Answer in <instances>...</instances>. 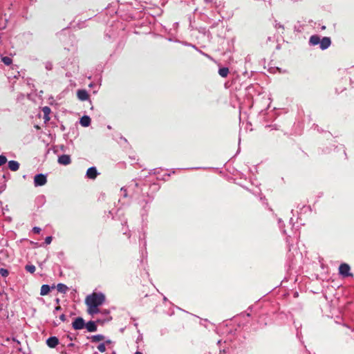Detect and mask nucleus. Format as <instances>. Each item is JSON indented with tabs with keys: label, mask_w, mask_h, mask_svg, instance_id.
Masks as SVG:
<instances>
[{
	"label": "nucleus",
	"mask_w": 354,
	"mask_h": 354,
	"mask_svg": "<svg viewBox=\"0 0 354 354\" xmlns=\"http://www.w3.org/2000/svg\"><path fill=\"white\" fill-rule=\"evenodd\" d=\"M97 175V172L95 167H90L86 171V176L89 178L94 179L96 178Z\"/></svg>",
	"instance_id": "obj_6"
},
{
	"label": "nucleus",
	"mask_w": 354,
	"mask_h": 354,
	"mask_svg": "<svg viewBox=\"0 0 354 354\" xmlns=\"http://www.w3.org/2000/svg\"><path fill=\"white\" fill-rule=\"evenodd\" d=\"M52 237L51 236H47L46 239H45V243L48 245L51 243L52 241Z\"/></svg>",
	"instance_id": "obj_20"
},
{
	"label": "nucleus",
	"mask_w": 354,
	"mask_h": 354,
	"mask_svg": "<svg viewBox=\"0 0 354 354\" xmlns=\"http://www.w3.org/2000/svg\"><path fill=\"white\" fill-rule=\"evenodd\" d=\"M61 309L60 306H57L54 310V314L56 315L57 312Z\"/></svg>",
	"instance_id": "obj_23"
},
{
	"label": "nucleus",
	"mask_w": 354,
	"mask_h": 354,
	"mask_svg": "<svg viewBox=\"0 0 354 354\" xmlns=\"http://www.w3.org/2000/svg\"><path fill=\"white\" fill-rule=\"evenodd\" d=\"M59 319H61V321L64 322V321H65V319H66V316H65V315H64V314H62V315H60V317H59Z\"/></svg>",
	"instance_id": "obj_22"
},
{
	"label": "nucleus",
	"mask_w": 354,
	"mask_h": 354,
	"mask_svg": "<svg viewBox=\"0 0 354 354\" xmlns=\"http://www.w3.org/2000/svg\"><path fill=\"white\" fill-rule=\"evenodd\" d=\"M46 182V176L44 174H37L34 178V185L35 187L44 185Z\"/></svg>",
	"instance_id": "obj_2"
},
{
	"label": "nucleus",
	"mask_w": 354,
	"mask_h": 354,
	"mask_svg": "<svg viewBox=\"0 0 354 354\" xmlns=\"http://www.w3.org/2000/svg\"><path fill=\"white\" fill-rule=\"evenodd\" d=\"M46 68L50 69V66H46Z\"/></svg>",
	"instance_id": "obj_26"
},
{
	"label": "nucleus",
	"mask_w": 354,
	"mask_h": 354,
	"mask_svg": "<svg viewBox=\"0 0 354 354\" xmlns=\"http://www.w3.org/2000/svg\"><path fill=\"white\" fill-rule=\"evenodd\" d=\"M6 162V158L4 156H0V166L4 165Z\"/></svg>",
	"instance_id": "obj_19"
},
{
	"label": "nucleus",
	"mask_w": 354,
	"mask_h": 354,
	"mask_svg": "<svg viewBox=\"0 0 354 354\" xmlns=\"http://www.w3.org/2000/svg\"><path fill=\"white\" fill-rule=\"evenodd\" d=\"M105 301V296L101 292H93L86 296L85 304L87 306V313L93 316L100 313L108 314L109 311L104 310L101 311L99 307Z\"/></svg>",
	"instance_id": "obj_1"
},
{
	"label": "nucleus",
	"mask_w": 354,
	"mask_h": 354,
	"mask_svg": "<svg viewBox=\"0 0 354 354\" xmlns=\"http://www.w3.org/2000/svg\"><path fill=\"white\" fill-rule=\"evenodd\" d=\"M86 329L88 330V331L89 332H94L97 330V326L95 325V324L93 322H89L86 324Z\"/></svg>",
	"instance_id": "obj_10"
},
{
	"label": "nucleus",
	"mask_w": 354,
	"mask_h": 354,
	"mask_svg": "<svg viewBox=\"0 0 354 354\" xmlns=\"http://www.w3.org/2000/svg\"><path fill=\"white\" fill-rule=\"evenodd\" d=\"M9 169L12 171H17L19 168V164L15 160H10L8 162Z\"/></svg>",
	"instance_id": "obj_8"
},
{
	"label": "nucleus",
	"mask_w": 354,
	"mask_h": 354,
	"mask_svg": "<svg viewBox=\"0 0 354 354\" xmlns=\"http://www.w3.org/2000/svg\"><path fill=\"white\" fill-rule=\"evenodd\" d=\"M58 162L64 165H69L71 163V158L68 155H62L58 158Z\"/></svg>",
	"instance_id": "obj_4"
},
{
	"label": "nucleus",
	"mask_w": 354,
	"mask_h": 354,
	"mask_svg": "<svg viewBox=\"0 0 354 354\" xmlns=\"http://www.w3.org/2000/svg\"><path fill=\"white\" fill-rule=\"evenodd\" d=\"M1 61L7 66L12 64V59L9 57H2Z\"/></svg>",
	"instance_id": "obj_15"
},
{
	"label": "nucleus",
	"mask_w": 354,
	"mask_h": 354,
	"mask_svg": "<svg viewBox=\"0 0 354 354\" xmlns=\"http://www.w3.org/2000/svg\"><path fill=\"white\" fill-rule=\"evenodd\" d=\"M32 231L36 234H39L41 231V229L38 227H33Z\"/></svg>",
	"instance_id": "obj_21"
},
{
	"label": "nucleus",
	"mask_w": 354,
	"mask_h": 354,
	"mask_svg": "<svg viewBox=\"0 0 354 354\" xmlns=\"http://www.w3.org/2000/svg\"><path fill=\"white\" fill-rule=\"evenodd\" d=\"M0 274L2 277H7L8 275V271L4 268H0Z\"/></svg>",
	"instance_id": "obj_18"
},
{
	"label": "nucleus",
	"mask_w": 354,
	"mask_h": 354,
	"mask_svg": "<svg viewBox=\"0 0 354 354\" xmlns=\"http://www.w3.org/2000/svg\"><path fill=\"white\" fill-rule=\"evenodd\" d=\"M46 68L50 69V66H46Z\"/></svg>",
	"instance_id": "obj_25"
},
{
	"label": "nucleus",
	"mask_w": 354,
	"mask_h": 354,
	"mask_svg": "<svg viewBox=\"0 0 354 354\" xmlns=\"http://www.w3.org/2000/svg\"><path fill=\"white\" fill-rule=\"evenodd\" d=\"M57 289L59 292L65 293L68 290V287L63 283H59L57 286Z\"/></svg>",
	"instance_id": "obj_11"
},
{
	"label": "nucleus",
	"mask_w": 354,
	"mask_h": 354,
	"mask_svg": "<svg viewBox=\"0 0 354 354\" xmlns=\"http://www.w3.org/2000/svg\"><path fill=\"white\" fill-rule=\"evenodd\" d=\"M90 123L91 118L87 115H84L80 119V124L83 127H88L89 126Z\"/></svg>",
	"instance_id": "obj_9"
},
{
	"label": "nucleus",
	"mask_w": 354,
	"mask_h": 354,
	"mask_svg": "<svg viewBox=\"0 0 354 354\" xmlns=\"http://www.w3.org/2000/svg\"><path fill=\"white\" fill-rule=\"evenodd\" d=\"M104 339V337L102 335H96L91 337V341L93 342H100Z\"/></svg>",
	"instance_id": "obj_13"
},
{
	"label": "nucleus",
	"mask_w": 354,
	"mask_h": 354,
	"mask_svg": "<svg viewBox=\"0 0 354 354\" xmlns=\"http://www.w3.org/2000/svg\"><path fill=\"white\" fill-rule=\"evenodd\" d=\"M26 270L30 273H33L35 271V266L33 265H27L26 266Z\"/></svg>",
	"instance_id": "obj_16"
},
{
	"label": "nucleus",
	"mask_w": 354,
	"mask_h": 354,
	"mask_svg": "<svg viewBox=\"0 0 354 354\" xmlns=\"http://www.w3.org/2000/svg\"><path fill=\"white\" fill-rule=\"evenodd\" d=\"M84 326V320L82 318H77L73 322V327L75 329H82L83 328Z\"/></svg>",
	"instance_id": "obj_5"
},
{
	"label": "nucleus",
	"mask_w": 354,
	"mask_h": 354,
	"mask_svg": "<svg viewBox=\"0 0 354 354\" xmlns=\"http://www.w3.org/2000/svg\"><path fill=\"white\" fill-rule=\"evenodd\" d=\"M43 113H44V118L46 120H49L48 115L50 113V109L48 106H44L42 109Z\"/></svg>",
	"instance_id": "obj_14"
},
{
	"label": "nucleus",
	"mask_w": 354,
	"mask_h": 354,
	"mask_svg": "<svg viewBox=\"0 0 354 354\" xmlns=\"http://www.w3.org/2000/svg\"><path fill=\"white\" fill-rule=\"evenodd\" d=\"M135 354H142L141 352L137 351Z\"/></svg>",
	"instance_id": "obj_24"
},
{
	"label": "nucleus",
	"mask_w": 354,
	"mask_h": 354,
	"mask_svg": "<svg viewBox=\"0 0 354 354\" xmlns=\"http://www.w3.org/2000/svg\"><path fill=\"white\" fill-rule=\"evenodd\" d=\"M46 344L50 348H55L59 344V339L56 337H50L46 340Z\"/></svg>",
	"instance_id": "obj_3"
},
{
	"label": "nucleus",
	"mask_w": 354,
	"mask_h": 354,
	"mask_svg": "<svg viewBox=\"0 0 354 354\" xmlns=\"http://www.w3.org/2000/svg\"><path fill=\"white\" fill-rule=\"evenodd\" d=\"M50 292V287L48 285H43L41 288V295H46Z\"/></svg>",
	"instance_id": "obj_12"
},
{
	"label": "nucleus",
	"mask_w": 354,
	"mask_h": 354,
	"mask_svg": "<svg viewBox=\"0 0 354 354\" xmlns=\"http://www.w3.org/2000/svg\"><path fill=\"white\" fill-rule=\"evenodd\" d=\"M97 349L100 352L104 353L106 351V346L104 343H102L97 346Z\"/></svg>",
	"instance_id": "obj_17"
},
{
	"label": "nucleus",
	"mask_w": 354,
	"mask_h": 354,
	"mask_svg": "<svg viewBox=\"0 0 354 354\" xmlns=\"http://www.w3.org/2000/svg\"><path fill=\"white\" fill-rule=\"evenodd\" d=\"M77 97L80 100H86L88 99V94L85 90H79L77 93Z\"/></svg>",
	"instance_id": "obj_7"
}]
</instances>
